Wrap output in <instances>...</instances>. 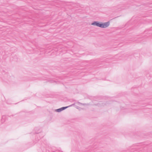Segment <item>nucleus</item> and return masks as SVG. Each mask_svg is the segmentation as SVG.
<instances>
[{
  "instance_id": "nucleus-1",
  "label": "nucleus",
  "mask_w": 152,
  "mask_h": 152,
  "mask_svg": "<svg viewBox=\"0 0 152 152\" xmlns=\"http://www.w3.org/2000/svg\"><path fill=\"white\" fill-rule=\"evenodd\" d=\"M92 25H96L100 27L106 28L109 26V23L108 22H107L104 23H101L96 22H95L92 23Z\"/></svg>"
},
{
  "instance_id": "nucleus-2",
  "label": "nucleus",
  "mask_w": 152,
  "mask_h": 152,
  "mask_svg": "<svg viewBox=\"0 0 152 152\" xmlns=\"http://www.w3.org/2000/svg\"><path fill=\"white\" fill-rule=\"evenodd\" d=\"M67 107H63V108H62L61 109H58V112H60L61 111V110H63L64 109H65L66 108H67Z\"/></svg>"
}]
</instances>
